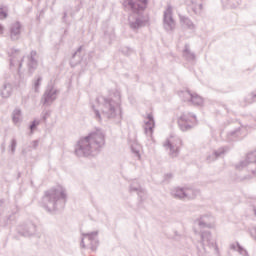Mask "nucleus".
I'll return each mask as SVG.
<instances>
[{
    "label": "nucleus",
    "mask_w": 256,
    "mask_h": 256,
    "mask_svg": "<svg viewBox=\"0 0 256 256\" xmlns=\"http://www.w3.org/2000/svg\"><path fill=\"white\" fill-rule=\"evenodd\" d=\"M7 18V10L4 8H0V19H6Z\"/></svg>",
    "instance_id": "nucleus-4"
},
{
    "label": "nucleus",
    "mask_w": 256,
    "mask_h": 256,
    "mask_svg": "<svg viewBox=\"0 0 256 256\" xmlns=\"http://www.w3.org/2000/svg\"><path fill=\"white\" fill-rule=\"evenodd\" d=\"M134 3H130L131 9L134 11H143L147 7V0H133Z\"/></svg>",
    "instance_id": "nucleus-1"
},
{
    "label": "nucleus",
    "mask_w": 256,
    "mask_h": 256,
    "mask_svg": "<svg viewBox=\"0 0 256 256\" xmlns=\"http://www.w3.org/2000/svg\"><path fill=\"white\" fill-rule=\"evenodd\" d=\"M34 127H35V124H32V125H31V130H33Z\"/></svg>",
    "instance_id": "nucleus-7"
},
{
    "label": "nucleus",
    "mask_w": 256,
    "mask_h": 256,
    "mask_svg": "<svg viewBox=\"0 0 256 256\" xmlns=\"http://www.w3.org/2000/svg\"><path fill=\"white\" fill-rule=\"evenodd\" d=\"M191 101L194 103V105H201V103H203V100L199 96H193Z\"/></svg>",
    "instance_id": "nucleus-3"
},
{
    "label": "nucleus",
    "mask_w": 256,
    "mask_h": 256,
    "mask_svg": "<svg viewBox=\"0 0 256 256\" xmlns=\"http://www.w3.org/2000/svg\"><path fill=\"white\" fill-rule=\"evenodd\" d=\"M3 33V27L0 26V35Z\"/></svg>",
    "instance_id": "nucleus-6"
},
{
    "label": "nucleus",
    "mask_w": 256,
    "mask_h": 256,
    "mask_svg": "<svg viewBox=\"0 0 256 256\" xmlns=\"http://www.w3.org/2000/svg\"><path fill=\"white\" fill-rule=\"evenodd\" d=\"M81 143H82V145H85V143H89V137L82 140Z\"/></svg>",
    "instance_id": "nucleus-5"
},
{
    "label": "nucleus",
    "mask_w": 256,
    "mask_h": 256,
    "mask_svg": "<svg viewBox=\"0 0 256 256\" xmlns=\"http://www.w3.org/2000/svg\"><path fill=\"white\" fill-rule=\"evenodd\" d=\"M147 119L148 122L146 123V131L152 134L153 129H155V121L153 120V115L149 114Z\"/></svg>",
    "instance_id": "nucleus-2"
}]
</instances>
